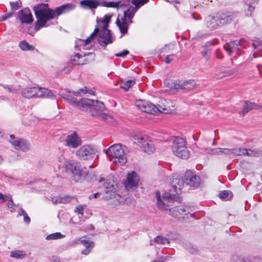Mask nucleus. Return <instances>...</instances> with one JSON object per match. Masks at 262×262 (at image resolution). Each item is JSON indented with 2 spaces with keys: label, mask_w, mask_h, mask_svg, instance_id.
Listing matches in <instances>:
<instances>
[{
  "label": "nucleus",
  "mask_w": 262,
  "mask_h": 262,
  "mask_svg": "<svg viewBox=\"0 0 262 262\" xmlns=\"http://www.w3.org/2000/svg\"><path fill=\"white\" fill-rule=\"evenodd\" d=\"M64 167L66 168L67 171L70 172L73 180L75 182L80 181L82 175V168L78 163L74 161L67 160L64 162Z\"/></svg>",
  "instance_id": "9d476101"
},
{
  "label": "nucleus",
  "mask_w": 262,
  "mask_h": 262,
  "mask_svg": "<svg viewBox=\"0 0 262 262\" xmlns=\"http://www.w3.org/2000/svg\"><path fill=\"white\" fill-rule=\"evenodd\" d=\"M185 184L193 187H198L200 184L201 179L199 176L191 170L186 171L185 174Z\"/></svg>",
  "instance_id": "4be33fe9"
},
{
  "label": "nucleus",
  "mask_w": 262,
  "mask_h": 262,
  "mask_svg": "<svg viewBox=\"0 0 262 262\" xmlns=\"http://www.w3.org/2000/svg\"><path fill=\"white\" fill-rule=\"evenodd\" d=\"M234 72L233 69H229L224 67L219 68L215 71L213 77L216 79H221L232 75Z\"/></svg>",
  "instance_id": "393cba45"
},
{
  "label": "nucleus",
  "mask_w": 262,
  "mask_h": 262,
  "mask_svg": "<svg viewBox=\"0 0 262 262\" xmlns=\"http://www.w3.org/2000/svg\"><path fill=\"white\" fill-rule=\"evenodd\" d=\"M72 199V198L69 196H59L56 197H53L52 198L51 201L54 204H67L70 202Z\"/></svg>",
  "instance_id": "2f4dec72"
},
{
  "label": "nucleus",
  "mask_w": 262,
  "mask_h": 262,
  "mask_svg": "<svg viewBox=\"0 0 262 262\" xmlns=\"http://www.w3.org/2000/svg\"><path fill=\"white\" fill-rule=\"evenodd\" d=\"M61 97L66 100L68 102H69L70 104L76 106L77 100L74 97H72L70 95L62 94Z\"/></svg>",
  "instance_id": "a19ab883"
},
{
  "label": "nucleus",
  "mask_w": 262,
  "mask_h": 262,
  "mask_svg": "<svg viewBox=\"0 0 262 262\" xmlns=\"http://www.w3.org/2000/svg\"><path fill=\"white\" fill-rule=\"evenodd\" d=\"M253 46L254 48L257 50V52H258L259 50H262V42H258V41H255L253 43ZM258 56H262V53L259 54V55H257L256 52H254L253 53V56L254 57H256Z\"/></svg>",
  "instance_id": "49530a36"
},
{
  "label": "nucleus",
  "mask_w": 262,
  "mask_h": 262,
  "mask_svg": "<svg viewBox=\"0 0 262 262\" xmlns=\"http://www.w3.org/2000/svg\"><path fill=\"white\" fill-rule=\"evenodd\" d=\"M65 145L73 148H76L81 145L82 141L80 137L76 133H73L68 135L64 140Z\"/></svg>",
  "instance_id": "6ab92c4d"
},
{
  "label": "nucleus",
  "mask_w": 262,
  "mask_h": 262,
  "mask_svg": "<svg viewBox=\"0 0 262 262\" xmlns=\"http://www.w3.org/2000/svg\"><path fill=\"white\" fill-rule=\"evenodd\" d=\"M148 0H121L117 2H107L100 0V6L106 7L120 8L124 11V14L120 18L118 17L116 24L120 32L124 35L127 33L129 25L132 23V19L138 9Z\"/></svg>",
  "instance_id": "f257e3e1"
},
{
  "label": "nucleus",
  "mask_w": 262,
  "mask_h": 262,
  "mask_svg": "<svg viewBox=\"0 0 262 262\" xmlns=\"http://www.w3.org/2000/svg\"><path fill=\"white\" fill-rule=\"evenodd\" d=\"M140 179L138 175L135 171H132L127 174L126 179L124 181V186L127 189H134L138 187Z\"/></svg>",
  "instance_id": "dca6fc26"
},
{
  "label": "nucleus",
  "mask_w": 262,
  "mask_h": 262,
  "mask_svg": "<svg viewBox=\"0 0 262 262\" xmlns=\"http://www.w3.org/2000/svg\"><path fill=\"white\" fill-rule=\"evenodd\" d=\"M172 189L176 194L181 192V190L185 184V176L181 178H176L173 181Z\"/></svg>",
  "instance_id": "c756f323"
},
{
  "label": "nucleus",
  "mask_w": 262,
  "mask_h": 262,
  "mask_svg": "<svg viewBox=\"0 0 262 262\" xmlns=\"http://www.w3.org/2000/svg\"><path fill=\"white\" fill-rule=\"evenodd\" d=\"M171 215L182 221H191L193 219V213H190L189 208L184 206H178L169 210Z\"/></svg>",
  "instance_id": "1a4fd4ad"
},
{
  "label": "nucleus",
  "mask_w": 262,
  "mask_h": 262,
  "mask_svg": "<svg viewBox=\"0 0 262 262\" xmlns=\"http://www.w3.org/2000/svg\"><path fill=\"white\" fill-rule=\"evenodd\" d=\"M20 211L19 213H18V216H24L26 215L27 213L26 212L24 209H23L22 208H20L19 209Z\"/></svg>",
  "instance_id": "052dcab7"
},
{
  "label": "nucleus",
  "mask_w": 262,
  "mask_h": 262,
  "mask_svg": "<svg viewBox=\"0 0 262 262\" xmlns=\"http://www.w3.org/2000/svg\"><path fill=\"white\" fill-rule=\"evenodd\" d=\"M105 106L103 102L98 100H93V103L91 105L90 112L92 115L94 117L98 116L104 110Z\"/></svg>",
  "instance_id": "a878e982"
},
{
  "label": "nucleus",
  "mask_w": 262,
  "mask_h": 262,
  "mask_svg": "<svg viewBox=\"0 0 262 262\" xmlns=\"http://www.w3.org/2000/svg\"><path fill=\"white\" fill-rule=\"evenodd\" d=\"M18 17L22 23L30 24L33 20V16L28 8H24L18 12Z\"/></svg>",
  "instance_id": "b1692460"
},
{
  "label": "nucleus",
  "mask_w": 262,
  "mask_h": 262,
  "mask_svg": "<svg viewBox=\"0 0 262 262\" xmlns=\"http://www.w3.org/2000/svg\"><path fill=\"white\" fill-rule=\"evenodd\" d=\"M50 262H61L59 258L53 256L51 258Z\"/></svg>",
  "instance_id": "e2e57ef3"
},
{
  "label": "nucleus",
  "mask_w": 262,
  "mask_h": 262,
  "mask_svg": "<svg viewBox=\"0 0 262 262\" xmlns=\"http://www.w3.org/2000/svg\"><path fill=\"white\" fill-rule=\"evenodd\" d=\"M80 6L85 9H93L100 6V0H82L80 2Z\"/></svg>",
  "instance_id": "c85d7f7f"
},
{
  "label": "nucleus",
  "mask_w": 262,
  "mask_h": 262,
  "mask_svg": "<svg viewBox=\"0 0 262 262\" xmlns=\"http://www.w3.org/2000/svg\"><path fill=\"white\" fill-rule=\"evenodd\" d=\"M171 149L176 156L182 159H186L190 155L186 147V141L182 138L177 137L174 139Z\"/></svg>",
  "instance_id": "0eeeda50"
},
{
  "label": "nucleus",
  "mask_w": 262,
  "mask_h": 262,
  "mask_svg": "<svg viewBox=\"0 0 262 262\" xmlns=\"http://www.w3.org/2000/svg\"><path fill=\"white\" fill-rule=\"evenodd\" d=\"M75 7L74 4H67L53 10L49 8L48 4H41L34 6V11L37 18L35 29L39 30L40 28L46 26L48 20L74 10Z\"/></svg>",
  "instance_id": "f03ea898"
},
{
  "label": "nucleus",
  "mask_w": 262,
  "mask_h": 262,
  "mask_svg": "<svg viewBox=\"0 0 262 262\" xmlns=\"http://www.w3.org/2000/svg\"><path fill=\"white\" fill-rule=\"evenodd\" d=\"M8 203H7V207L8 209L11 212H14L15 211V207L18 206V204H15L12 200V195L10 194H8Z\"/></svg>",
  "instance_id": "e433bc0d"
},
{
  "label": "nucleus",
  "mask_w": 262,
  "mask_h": 262,
  "mask_svg": "<svg viewBox=\"0 0 262 262\" xmlns=\"http://www.w3.org/2000/svg\"><path fill=\"white\" fill-rule=\"evenodd\" d=\"M202 55L206 60H208L210 58V52L207 49H204L202 52Z\"/></svg>",
  "instance_id": "8fccbe9b"
},
{
  "label": "nucleus",
  "mask_w": 262,
  "mask_h": 262,
  "mask_svg": "<svg viewBox=\"0 0 262 262\" xmlns=\"http://www.w3.org/2000/svg\"><path fill=\"white\" fill-rule=\"evenodd\" d=\"M9 137V143L16 150L27 151L30 149V143L26 140L16 137L14 135H10Z\"/></svg>",
  "instance_id": "f8f14e48"
},
{
  "label": "nucleus",
  "mask_w": 262,
  "mask_h": 262,
  "mask_svg": "<svg viewBox=\"0 0 262 262\" xmlns=\"http://www.w3.org/2000/svg\"><path fill=\"white\" fill-rule=\"evenodd\" d=\"M168 50H172L173 49V44H169L168 46Z\"/></svg>",
  "instance_id": "774afa93"
},
{
  "label": "nucleus",
  "mask_w": 262,
  "mask_h": 262,
  "mask_svg": "<svg viewBox=\"0 0 262 262\" xmlns=\"http://www.w3.org/2000/svg\"><path fill=\"white\" fill-rule=\"evenodd\" d=\"M19 47L23 51H33L35 49L34 46L30 45L26 40L20 41L19 43Z\"/></svg>",
  "instance_id": "c9c22d12"
},
{
  "label": "nucleus",
  "mask_w": 262,
  "mask_h": 262,
  "mask_svg": "<svg viewBox=\"0 0 262 262\" xmlns=\"http://www.w3.org/2000/svg\"><path fill=\"white\" fill-rule=\"evenodd\" d=\"M154 242L158 244L165 245V244H169V241L165 237L162 236H158L154 239Z\"/></svg>",
  "instance_id": "79ce46f5"
},
{
  "label": "nucleus",
  "mask_w": 262,
  "mask_h": 262,
  "mask_svg": "<svg viewBox=\"0 0 262 262\" xmlns=\"http://www.w3.org/2000/svg\"><path fill=\"white\" fill-rule=\"evenodd\" d=\"M171 60L172 59L170 58V56L168 55L166 56L165 61L166 63H169L171 62Z\"/></svg>",
  "instance_id": "69168bd1"
},
{
  "label": "nucleus",
  "mask_w": 262,
  "mask_h": 262,
  "mask_svg": "<svg viewBox=\"0 0 262 262\" xmlns=\"http://www.w3.org/2000/svg\"><path fill=\"white\" fill-rule=\"evenodd\" d=\"M64 236H65L64 235L62 234L60 232H56L47 235L46 239L48 241L55 240L62 238Z\"/></svg>",
  "instance_id": "58836bf2"
},
{
  "label": "nucleus",
  "mask_w": 262,
  "mask_h": 262,
  "mask_svg": "<svg viewBox=\"0 0 262 262\" xmlns=\"http://www.w3.org/2000/svg\"><path fill=\"white\" fill-rule=\"evenodd\" d=\"M206 153L210 155H220L222 154V148H216L213 149H206L205 150Z\"/></svg>",
  "instance_id": "a18cd8bd"
},
{
  "label": "nucleus",
  "mask_w": 262,
  "mask_h": 262,
  "mask_svg": "<svg viewBox=\"0 0 262 262\" xmlns=\"http://www.w3.org/2000/svg\"><path fill=\"white\" fill-rule=\"evenodd\" d=\"M135 83L134 80H129L125 82H122L121 83L120 87L123 89L125 91H127L128 90L133 86Z\"/></svg>",
  "instance_id": "ea45409f"
},
{
  "label": "nucleus",
  "mask_w": 262,
  "mask_h": 262,
  "mask_svg": "<svg viewBox=\"0 0 262 262\" xmlns=\"http://www.w3.org/2000/svg\"><path fill=\"white\" fill-rule=\"evenodd\" d=\"M98 41L102 47H106L107 45L112 43L114 38L111 33L110 30L99 32Z\"/></svg>",
  "instance_id": "aec40b11"
},
{
  "label": "nucleus",
  "mask_w": 262,
  "mask_h": 262,
  "mask_svg": "<svg viewBox=\"0 0 262 262\" xmlns=\"http://www.w3.org/2000/svg\"><path fill=\"white\" fill-rule=\"evenodd\" d=\"M3 88L6 90L9 93H14L15 92V89L12 88V86L8 85H3Z\"/></svg>",
  "instance_id": "4d7b16f0"
},
{
  "label": "nucleus",
  "mask_w": 262,
  "mask_h": 262,
  "mask_svg": "<svg viewBox=\"0 0 262 262\" xmlns=\"http://www.w3.org/2000/svg\"><path fill=\"white\" fill-rule=\"evenodd\" d=\"M112 15L106 14L102 18L97 19V27L92 33H94V36L96 37L97 34L99 32L109 30L107 29L108 24L111 21Z\"/></svg>",
  "instance_id": "f3484780"
},
{
  "label": "nucleus",
  "mask_w": 262,
  "mask_h": 262,
  "mask_svg": "<svg viewBox=\"0 0 262 262\" xmlns=\"http://www.w3.org/2000/svg\"><path fill=\"white\" fill-rule=\"evenodd\" d=\"M172 88L174 89H184L186 90H191L195 88L196 83L194 80H189L185 81H176L172 82Z\"/></svg>",
  "instance_id": "412c9836"
},
{
  "label": "nucleus",
  "mask_w": 262,
  "mask_h": 262,
  "mask_svg": "<svg viewBox=\"0 0 262 262\" xmlns=\"http://www.w3.org/2000/svg\"><path fill=\"white\" fill-rule=\"evenodd\" d=\"M12 15H13L12 13H9L5 15H4L3 16H2L1 20L3 21L11 17L12 16Z\"/></svg>",
  "instance_id": "bf43d9fd"
},
{
  "label": "nucleus",
  "mask_w": 262,
  "mask_h": 262,
  "mask_svg": "<svg viewBox=\"0 0 262 262\" xmlns=\"http://www.w3.org/2000/svg\"><path fill=\"white\" fill-rule=\"evenodd\" d=\"M136 106L142 112L149 113H158L159 110L157 105L149 101L138 100L136 102Z\"/></svg>",
  "instance_id": "4468645a"
},
{
  "label": "nucleus",
  "mask_w": 262,
  "mask_h": 262,
  "mask_svg": "<svg viewBox=\"0 0 262 262\" xmlns=\"http://www.w3.org/2000/svg\"><path fill=\"white\" fill-rule=\"evenodd\" d=\"M24 221L27 224H29L30 223V218L29 217L27 214L24 216Z\"/></svg>",
  "instance_id": "680f3d73"
},
{
  "label": "nucleus",
  "mask_w": 262,
  "mask_h": 262,
  "mask_svg": "<svg viewBox=\"0 0 262 262\" xmlns=\"http://www.w3.org/2000/svg\"><path fill=\"white\" fill-rule=\"evenodd\" d=\"M12 10L15 11L21 7V3L19 1L10 2Z\"/></svg>",
  "instance_id": "09e8293b"
},
{
  "label": "nucleus",
  "mask_w": 262,
  "mask_h": 262,
  "mask_svg": "<svg viewBox=\"0 0 262 262\" xmlns=\"http://www.w3.org/2000/svg\"><path fill=\"white\" fill-rule=\"evenodd\" d=\"M90 251H91V249L86 248V249H85L84 250L82 251L81 253L83 254L88 255L90 253Z\"/></svg>",
  "instance_id": "0e129e2a"
},
{
  "label": "nucleus",
  "mask_w": 262,
  "mask_h": 262,
  "mask_svg": "<svg viewBox=\"0 0 262 262\" xmlns=\"http://www.w3.org/2000/svg\"><path fill=\"white\" fill-rule=\"evenodd\" d=\"M231 20L230 16L224 14H215L207 16L205 19V26L210 29H215Z\"/></svg>",
  "instance_id": "423d86ee"
},
{
  "label": "nucleus",
  "mask_w": 262,
  "mask_h": 262,
  "mask_svg": "<svg viewBox=\"0 0 262 262\" xmlns=\"http://www.w3.org/2000/svg\"><path fill=\"white\" fill-rule=\"evenodd\" d=\"M184 247L187 251L191 254H195L198 251L196 246L190 243L186 244Z\"/></svg>",
  "instance_id": "37998d69"
},
{
  "label": "nucleus",
  "mask_w": 262,
  "mask_h": 262,
  "mask_svg": "<svg viewBox=\"0 0 262 262\" xmlns=\"http://www.w3.org/2000/svg\"><path fill=\"white\" fill-rule=\"evenodd\" d=\"M0 98H1V102L2 101H8V98L5 96H2L0 97Z\"/></svg>",
  "instance_id": "338daca9"
},
{
  "label": "nucleus",
  "mask_w": 262,
  "mask_h": 262,
  "mask_svg": "<svg viewBox=\"0 0 262 262\" xmlns=\"http://www.w3.org/2000/svg\"><path fill=\"white\" fill-rule=\"evenodd\" d=\"M79 243H81L85 247V248H92L93 247V243L92 242H89V241L85 239H82L80 238L77 240V241L76 242V244H78Z\"/></svg>",
  "instance_id": "c03bdc74"
},
{
  "label": "nucleus",
  "mask_w": 262,
  "mask_h": 262,
  "mask_svg": "<svg viewBox=\"0 0 262 262\" xmlns=\"http://www.w3.org/2000/svg\"><path fill=\"white\" fill-rule=\"evenodd\" d=\"M261 108H262V106L258 105L254 102L246 101L244 103L243 106V109L241 111V113L242 116H244L245 114L251 110L253 109L258 110Z\"/></svg>",
  "instance_id": "7c9ffc66"
},
{
  "label": "nucleus",
  "mask_w": 262,
  "mask_h": 262,
  "mask_svg": "<svg viewBox=\"0 0 262 262\" xmlns=\"http://www.w3.org/2000/svg\"><path fill=\"white\" fill-rule=\"evenodd\" d=\"M158 113H170L173 111V103L170 100L161 99L157 105Z\"/></svg>",
  "instance_id": "5701e85b"
},
{
  "label": "nucleus",
  "mask_w": 262,
  "mask_h": 262,
  "mask_svg": "<svg viewBox=\"0 0 262 262\" xmlns=\"http://www.w3.org/2000/svg\"><path fill=\"white\" fill-rule=\"evenodd\" d=\"M222 154L225 155L229 157L233 156L232 148L229 149L222 148Z\"/></svg>",
  "instance_id": "3c124183"
},
{
  "label": "nucleus",
  "mask_w": 262,
  "mask_h": 262,
  "mask_svg": "<svg viewBox=\"0 0 262 262\" xmlns=\"http://www.w3.org/2000/svg\"><path fill=\"white\" fill-rule=\"evenodd\" d=\"M105 153L113 163L123 165L127 162V157L124 150L120 144H114L110 146Z\"/></svg>",
  "instance_id": "7ed1b4c3"
},
{
  "label": "nucleus",
  "mask_w": 262,
  "mask_h": 262,
  "mask_svg": "<svg viewBox=\"0 0 262 262\" xmlns=\"http://www.w3.org/2000/svg\"><path fill=\"white\" fill-rule=\"evenodd\" d=\"M254 261H250L249 260V259H248L247 258H246V259L241 258L238 257L236 258V260L237 261V262H256L258 261V260L256 258H254Z\"/></svg>",
  "instance_id": "5fc2aeb1"
},
{
  "label": "nucleus",
  "mask_w": 262,
  "mask_h": 262,
  "mask_svg": "<svg viewBox=\"0 0 262 262\" xmlns=\"http://www.w3.org/2000/svg\"><path fill=\"white\" fill-rule=\"evenodd\" d=\"M261 155V151L258 150H253L251 149L245 148L244 156L248 157H258Z\"/></svg>",
  "instance_id": "4c0bfd02"
},
{
  "label": "nucleus",
  "mask_w": 262,
  "mask_h": 262,
  "mask_svg": "<svg viewBox=\"0 0 262 262\" xmlns=\"http://www.w3.org/2000/svg\"><path fill=\"white\" fill-rule=\"evenodd\" d=\"M233 156H244L245 148H232Z\"/></svg>",
  "instance_id": "de8ad7c7"
},
{
  "label": "nucleus",
  "mask_w": 262,
  "mask_h": 262,
  "mask_svg": "<svg viewBox=\"0 0 262 262\" xmlns=\"http://www.w3.org/2000/svg\"><path fill=\"white\" fill-rule=\"evenodd\" d=\"M95 38L94 33H92L86 39H78L75 41V48L79 50L89 49L92 46Z\"/></svg>",
  "instance_id": "a211bd4d"
},
{
  "label": "nucleus",
  "mask_w": 262,
  "mask_h": 262,
  "mask_svg": "<svg viewBox=\"0 0 262 262\" xmlns=\"http://www.w3.org/2000/svg\"><path fill=\"white\" fill-rule=\"evenodd\" d=\"M72 94L75 96H79L81 93L83 94H89L90 95H94L95 92L93 89H88L87 87L85 86L83 88L79 89L77 92H72Z\"/></svg>",
  "instance_id": "f704fd0d"
},
{
  "label": "nucleus",
  "mask_w": 262,
  "mask_h": 262,
  "mask_svg": "<svg viewBox=\"0 0 262 262\" xmlns=\"http://www.w3.org/2000/svg\"><path fill=\"white\" fill-rule=\"evenodd\" d=\"M155 196L158 208L162 210L168 209V207L172 205L173 202L179 198L175 194L167 192H164L161 195L159 191H156Z\"/></svg>",
  "instance_id": "6e6552de"
},
{
  "label": "nucleus",
  "mask_w": 262,
  "mask_h": 262,
  "mask_svg": "<svg viewBox=\"0 0 262 262\" xmlns=\"http://www.w3.org/2000/svg\"><path fill=\"white\" fill-rule=\"evenodd\" d=\"M228 192L226 190L222 191L220 193V198L221 199H225L228 196Z\"/></svg>",
  "instance_id": "13d9d810"
},
{
  "label": "nucleus",
  "mask_w": 262,
  "mask_h": 262,
  "mask_svg": "<svg viewBox=\"0 0 262 262\" xmlns=\"http://www.w3.org/2000/svg\"><path fill=\"white\" fill-rule=\"evenodd\" d=\"M10 256L12 258L21 259L27 256V253L23 250H15L10 252Z\"/></svg>",
  "instance_id": "72a5a7b5"
},
{
  "label": "nucleus",
  "mask_w": 262,
  "mask_h": 262,
  "mask_svg": "<svg viewBox=\"0 0 262 262\" xmlns=\"http://www.w3.org/2000/svg\"><path fill=\"white\" fill-rule=\"evenodd\" d=\"M84 208L81 205H79L76 207L75 211L77 212L78 214H83Z\"/></svg>",
  "instance_id": "6e6d98bb"
},
{
  "label": "nucleus",
  "mask_w": 262,
  "mask_h": 262,
  "mask_svg": "<svg viewBox=\"0 0 262 262\" xmlns=\"http://www.w3.org/2000/svg\"><path fill=\"white\" fill-rule=\"evenodd\" d=\"M129 54V51L127 50H124L122 52L115 54L116 57H124Z\"/></svg>",
  "instance_id": "603ef678"
},
{
  "label": "nucleus",
  "mask_w": 262,
  "mask_h": 262,
  "mask_svg": "<svg viewBox=\"0 0 262 262\" xmlns=\"http://www.w3.org/2000/svg\"><path fill=\"white\" fill-rule=\"evenodd\" d=\"M241 46L240 41L235 40L230 41L226 45L224 46L225 50L228 52V54L231 55L234 52H236L239 50L240 47Z\"/></svg>",
  "instance_id": "cd10ccee"
},
{
  "label": "nucleus",
  "mask_w": 262,
  "mask_h": 262,
  "mask_svg": "<svg viewBox=\"0 0 262 262\" xmlns=\"http://www.w3.org/2000/svg\"><path fill=\"white\" fill-rule=\"evenodd\" d=\"M24 97L28 99L33 98H52L54 97L49 90L39 87H28L21 91Z\"/></svg>",
  "instance_id": "20e7f679"
},
{
  "label": "nucleus",
  "mask_w": 262,
  "mask_h": 262,
  "mask_svg": "<svg viewBox=\"0 0 262 262\" xmlns=\"http://www.w3.org/2000/svg\"><path fill=\"white\" fill-rule=\"evenodd\" d=\"M135 141L145 152L150 154L154 152L155 148L153 142L147 136H137L135 137Z\"/></svg>",
  "instance_id": "9b49d317"
},
{
  "label": "nucleus",
  "mask_w": 262,
  "mask_h": 262,
  "mask_svg": "<svg viewBox=\"0 0 262 262\" xmlns=\"http://www.w3.org/2000/svg\"><path fill=\"white\" fill-rule=\"evenodd\" d=\"M105 195L104 198L107 200H112L113 204H128L129 199L121 196L119 194L114 191V185L111 181L106 182L104 184Z\"/></svg>",
  "instance_id": "39448f33"
},
{
  "label": "nucleus",
  "mask_w": 262,
  "mask_h": 262,
  "mask_svg": "<svg viewBox=\"0 0 262 262\" xmlns=\"http://www.w3.org/2000/svg\"><path fill=\"white\" fill-rule=\"evenodd\" d=\"M95 155L94 149L90 145H83L76 151V155L81 160H89Z\"/></svg>",
  "instance_id": "2eb2a0df"
},
{
  "label": "nucleus",
  "mask_w": 262,
  "mask_h": 262,
  "mask_svg": "<svg viewBox=\"0 0 262 262\" xmlns=\"http://www.w3.org/2000/svg\"><path fill=\"white\" fill-rule=\"evenodd\" d=\"M245 2L248 6V9L246 12V15L248 16H251L257 4L256 0H245Z\"/></svg>",
  "instance_id": "473e14b6"
},
{
  "label": "nucleus",
  "mask_w": 262,
  "mask_h": 262,
  "mask_svg": "<svg viewBox=\"0 0 262 262\" xmlns=\"http://www.w3.org/2000/svg\"><path fill=\"white\" fill-rule=\"evenodd\" d=\"M8 194L4 195L0 192V203L2 204L5 202L8 199Z\"/></svg>",
  "instance_id": "864d4df0"
},
{
  "label": "nucleus",
  "mask_w": 262,
  "mask_h": 262,
  "mask_svg": "<svg viewBox=\"0 0 262 262\" xmlns=\"http://www.w3.org/2000/svg\"><path fill=\"white\" fill-rule=\"evenodd\" d=\"M95 55L93 53L84 54L76 53L71 57L70 61L72 65H83L93 61Z\"/></svg>",
  "instance_id": "ddd939ff"
},
{
  "label": "nucleus",
  "mask_w": 262,
  "mask_h": 262,
  "mask_svg": "<svg viewBox=\"0 0 262 262\" xmlns=\"http://www.w3.org/2000/svg\"><path fill=\"white\" fill-rule=\"evenodd\" d=\"M93 103V100L82 99L80 101H77L76 107L82 111H90Z\"/></svg>",
  "instance_id": "bb28decb"
}]
</instances>
